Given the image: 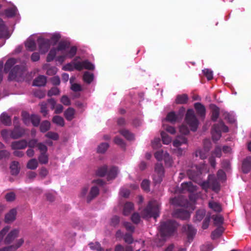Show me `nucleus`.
<instances>
[{
	"label": "nucleus",
	"instance_id": "1",
	"mask_svg": "<svg viewBox=\"0 0 251 251\" xmlns=\"http://www.w3.org/2000/svg\"><path fill=\"white\" fill-rule=\"evenodd\" d=\"M77 48L75 46H70L65 41L59 43L56 48H52L49 51L46 60L51 62L54 59L60 64L63 63L67 59L72 58L76 54Z\"/></svg>",
	"mask_w": 251,
	"mask_h": 251
},
{
	"label": "nucleus",
	"instance_id": "2",
	"mask_svg": "<svg viewBox=\"0 0 251 251\" xmlns=\"http://www.w3.org/2000/svg\"><path fill=\"white\" fill-rule=\"evenodd\" d=\"M17 62L16 59L10 58L6 62L4 66V72L6 73L9 72V79L10 80H16V81H21V77L25 73L24 69H21L18 66H15L12 68L13 66Z\"/></svg>",
	"mask_w": 251,
	"mask_h": 251
},
{
	"label": "nucleus",
	"instance_id": "3",
	"mask_svg": "<svg viewBox=\"0 0 251 251\" xmlns=\"http://www.w3.org/2000/svg\"><path fill=\"white\" fill-rule=\"evenodd\" d=\"M171 202L174 205H178L185 207L187 210L179 209L175 211L173 216L175 217L185 220L190 217V211L194 210L195 207L190 203L185 204V202L181 200V198H174L171 201Z\"/></svg>",
	"mask_w": 251,
	"mask_h": 251
},
{
	"label": "nucleus",
	"instance_id": "4",
	"mask_svg": "<svg viewBox=\"0 0 251 251\" xmlns=\"http://www.w3.org/2000/svg\"><path fill=\"white\" fill-rule=\"evenodd\" d=\"M78 59H79V57H75L72 62L64 65L62 67V70L66 71H72L74 70L78 71L83 69L93 70L95 69L94 65L87 60L79 61Z\"/></svg>",
	"mask_w": 251,
	"mask_h": 251
},
{
	"label": "nucleus",
	"instance_id": "5",
	"mask_svg": "<svg viewBox=\"0 0 251 251\" xmlns=\"http://www.w3.org/2000/svg\"><path fill=\"white\" fill-rule=\"evenodd\" d=\"M160 203L156 201H151L147 207L142 212V215L144 218L153 217L156 219L159 216Z\"/></svg>",
	"mask_w": 251,
	"mask_h": 251
},
{
	"label": "nucleus",
	"instance_id": "6",
	"mask_svg": "<svg viewBox=\"0 0 251 251\" xmlns=\"http://www.w3.org/2000/svg\"><path fill=\"white\" fill-rule=\"evenodd\" d=\"M177 226V224L172 221L166 222H162L159 226L160 233L161 238L164 240L166 236L172 235Z\"/></svg>",
	"mask_w": 251,
	"mask_h": 251
},
{
	"label": "nucleus",
	"instance_id": "7",
	"mask_svg": "<svg viewBox=\"0 0 251 251\" xmlns=\"http://www.w3.org/2000/svg\"><path fill=\"white\" fill-rule=\"evenodd\" d=\"M185 124L188 125L189 128L192 131H195L197 129L199 122L193 109H190L187 110L185 116Z\"/></svg>",
	"mask_w": 251,
	"mask_h": 251
},
{
	"label": "nucleus",
	"instance_id": "8",
	"mask_svg": "<svg viewBox=\"0 0 251 251\" xmlns=\"http://www.w3.org/2000/svg\"><path fill=\"white\" fill-rule=\"evenodd\" d=\"M24 134L25 130L23 128L18 127H15L12 131L4 129L2 130L1 132V136L5 140H7L9 137L13 139L19 138Z\"/></svg>",
	"mask_w": 251,
	"mask_h": 251
},
{
	"label": "nucleus",
	"instance_id": "9",
	"mask_svg": "<svg viewBox=\"0 0 251 251\" xmlns=\"http://www.w3.org/2000/svg\"><path fill=\"white\" fill-rule=\"evenodd\" d=\"M206 167L205 165L203 164L201 167H198V166L193 167L192 169L189 171L188 175L191 179L200 183V182L198 181L197 177H199V176L202 174L206 173Z\"/></svg>",
	"mask_w": 251,
	"mask_h": 251
},
{
	"label": "nucleus",
	"instance_id": "10",
	"mask_svg": "<svg viewBox=\"0 0 251 251\" xmlns=\"http://www.w3.org/2000/svg\"><path fill=\"white\" fill-rule=\"evenodd\" d=\"M228 127L226 126L222 122H219L218 124L214 126L212 131V138L214 140H219L221 136V132H227Z\"/></svg>",
	"mask_w": 251,
	"mask_h": 251
},
{
	"label": "nucleus",
	"instance_id": "11",
	"mask_svg": "<svg viewBox=\"0 0 251 251\" xmlns=\"http://www.w3.org/2000/svg\"><path fill=\"white\" fill-rule=\"evenodd\" d=\"M118 172V170L116 167H112L107 172V167L104 166L98 169L97 174L99 176H102L105 175L107 173V179L110 180L116 176Z\"/></svg>",
	"mask_w": 251,
	"mask_h": 251
},
{
	"label": "nucleus",
	"instance_id": "12",
	"mask_svg": "<svg viewBox=\"0 0 251 251\" xmlns=\"http://www.w3.org/2000/svg\"><path fill=\"white\" fill-rule=\"evenodd\" d=\"M154 156L158 161L164 160L166 166H172L173 160L168 152L159 151L155 152Z\"/></svg>",
	"mask_w": 251,
	"mask_h": 251
},
{
	"label": "nucleus",
	"instance_id": "13",
	"mask_svg": "<svg viewBox=\"0 0 251 251\" xmlns=\"http://www.w3.org/2000/svg\"><path fill=\"white\" fill-rule=\"evenodd\" d=\"M39 45V50L41 53L45 54L46 53L50 48V41L45 38L43 36H40L37 39Z\"/></svg>",
	"mask_w": 251,
	"mask_h": 251
},
{
	"label": "nucleus",
	"instance_id": "14",
	"mask_svg": "<svg viewBox=\"0 0 251 251\" xmlns=\"http://www.w3.org/2000/svg\"><path fill=\"white\" fill-rule=\"evenodd\" d=\"M201 185L205 190H207L208 188H211L215 191H217L219 190V185L217 182V180L214 178V176L212 175L209 176L207 181L203 182Z\"/></svg>",
	"mask_w": 251,
	"mask_h": 251
},
{
	"label": "nucleus",
	"instance_id": "15",
	"mask_svg": "<svg viewBox=\"0 0 251 251\" xmlns=\"http://www.w3.org/2000/svg\"><path fill=\"white\" fill-rule=\"evenodd\" d=\"M164 176V168L162 164H157L155 168L153 180L155 184L160 183Z\"/></svg>",
	"mask_w": 251,
	"mask_h": 251
},
{
	"label": "nucleus",
	"instance_id": "16",
	"mask_svg": "<svg viewBox=\"0 0 251 251\" xmlns=\"http://www.w3.org/2000/svg\"><path fill=\"white\" fill-rule=\"evenodd\" d=\"M23 121L25 124H27L29 120H31L33 125L37 126L39 125L40 119L39 117L36 115L30 116L27 112H23L22 113Z\"/></svg>",
	"mask_w": 251,
	"mask_h": 251
},
{
	"label": "nucleus",
	"instance_id": "17",
	"mask_svg": "<svg viewBox=\"0 0 251 251\" xmlns=\"http://www.w3.org/2000/svg\"><path fill=\"white\" fill-rule=\"evenodd\" d=\"M187 143V139L182 136H178L173 142V146L177 148L176 151L177 155H181L182 154L183 150H181L178 147L183 144H186Z\"/></svg>",
	"mask_w": 251,
	"mask_h": 251
},
{
	"label": "nucleus",
	"instance_id": "18",
	"mask_svg": "<svg viewBox=\"0 0 251 251\" xmlns=\"http://www.w3.org/2000/svg\"><path fill=\"white\" fill-rule=\"evenodd\" d=\"M36 36V34H33L30 36L26 40L25 43V46L26 49L30 51H33L36 49V43L35 37Z\"/></svg>",
	"mask_w": 251,
	"mask_h": 251
},
{
	"label": "nucleus",
	"instance_id": "19",
	"mask_svg": "<svg viewBox=\"0 0 251 251\" xmlns=\"http://www.w3.org/2000/svg\"><path fill=\"white\" fill-rule=\"evenodd\" d=\"M45 38L48 39L50 41V45L55 44L60 39V35L59 33H45L43 35Z\"/></svg>",
	"mask_w": 251,
	"mask_h": 251
},
{
	"label": "nucleus",
	"instance_id": "20",
	"mask_svg": "<svg viewBox=\"0 0 251 251\" xmlns=\"http://www.w3.org/2000/svg\"><path fill=\"white\" fill-rule=\"evenodd\" d=\"M23 243L24 240L23 239L17 240L13 245L6 248H4L1 250H0V251H15L20 247Z\"/></svg>",
	"mask_w": 251,
	"mask_h": 251
},
{
	"label": "nucleus",
	"instance_id": "21",
	"mask_svg": "<svg viewBox=\"0 0 251 251\" xmlns=\"http://www.w3.org/2000/svg\"><path fill=\"white\" fill-rule=\"evenodd\" d=\"M19 231L17 229L11 230L5 237L4 242L5 244H10L16 238L18 235Z\"/></svg>",
	"mask_w": 251,
	"mask_h": 251
},
{
	"label": "nucleus",
	"instance_id": "22",
	"mask_svg": "<svg viewBox=\"0 0 251 251\" xmlns=\"http://www.w3.org/2000/svg\"><path fill=\"white\" fill-rule=\"evenodd\" d=\"M27 146V142L25 140H23L12 142L11 148L13 150H21L25 149Z\"/></svg>",
	"mask_w": 251,
	"mask_h": 251
},
{
	"label": "nucleus",
	"instance_id": "23",
	"mask_svg": "<svg viewBox=\"0 0 251 251\" xmlns=\"http://www.w3.org/2000/svg\"><path fill=\"white\" fill-rule=\"evenodd\" d=\"M181 192L184 193L188 191L190 192H193L196 190V187L193 185L191 182H184L181 184Z\"/></svg>",
	"mask_w": 251,
	"mask_h": 251
},
{
	"label": "nucleus",
	"instance_id": "24",
	"mask_svg": "<svg viewBox=\"0 0 251 251\" xmlns=\"http://www.w3.org/2000/svg\"><path fill=\"white\" fill-rule=\"evenodd\" d=\"M9 36L7 28L5 26L2 20L0 19V37L7 39Z\"/></svg>",
	"mask_w": 251,
	"mask_h": 251
},
{
	"label": "nucleus",
	"instance_id": "25",
	"mask_svg": "<svg viewBox=\"0 0 251 251\" xmlns=\"http://www.w3.org/2000/svg\"><path fill=\"white\" fill-rule=\"evenodd\" d=\"M194 107L197 114L201 117L204 118L205 115V108L203 105L199 102H197L194 105Z\"/></svg>",
	"mask_w": 251,
	"mask_h": 251
},
{
	"label": "nucleus",
	"instance_id": "26",
	"mask_svg": "<svg viewBox=\"0 0 251 251\" xmlns=\"http://www.w3.org/2000/svg\"><path fill=\"white\" fill-rule=\"evenodd\" d=\"M17 211L15 209L10 210L5 216V222L10 223L13 222L16 219Z\"/></svg>",
	"mask_w": 251,
	"mask_h": 251
},
{
	"label": "nucleus",
	"instance_id": "27",
	"mask_svg": "<svg viewBox=\"0 0 251 251\" xmlns=\"http://www.w3.org/2000/svg\"><path fill=\"white\" fill-rule=\"evenodd\" d=\"M251 169V157H247L243 162L242 170L244 173H248Z\"/></svg>",
	"mask_w": 251,
	"mask_h": 251
},
{
	"label": "nucleus",
	"instance_id": "28",
	"mask_svg": "<svg viewBox=\"0 0 251 251\" xmlns=\"http://www.w3.org/2000/svg\"><path fill=\"white\" fill-rule=\"evenodd\" d=\"M43 69L47 71V74L49 75H53L56 74L58 71V69L56 67L50 66L49 64H44Z\"/></svg>",
	"mask_w": 251,
	"mask_h": 251
},
{
	"label": "nucleus",
	"instance_id": "29",
	"mask_svg": "<svg viewBox=\"0 0 251 251\" xmlns=\"http://www.w3.org/2000/svg\"><path fill=\"white\" fill-rule=\"evenodd\" d=\"M222 151L221 149L219 147H217L214 152L213 153L212 156L209 158V161L211 164V165L213 167H215V162L214 160V159L213 158L214 157H220L221 155Z\"/></svg>",
	"mask_w": 251,
	"mask_h": 251
},
{
	"label": "nucleus",
	"instance_id": "30",
	"mask_svg": "<svg viewBox=\"0 0 251 251\" xmlns=\"http://www.w3.org/2000/svg\"><path fill=\"white\" fill-rule=\"evenodd\" d=\"M134 209L133 204L130 202L125 203L123 208V214L125 216L129 215Z\"/></svg>",
	"mask_w": 251,
	"mask_h": 251
},
{
	"label": "nucleus",
	"instance_id": "31",
	"mask_svg": "<svg viewBox=\"0 0 251 251\" xmlns=\"http://www.w3.org/2000/svg\"><path fill=\"white\" fill-rule=\"evenodd\" d=\"M46 82V77L44 75H40L34 80L33 85L36 86H42L45 85Z\"/></svg>",
	"mask_w": 251,
	"mask_h": 251
},
{
	"label": "nucleus",
	"instance_id": "32",
	"mask_svg": "<svg viewBox=\"0 0 251 251\" xmlns=\"http://www.w3.org/2000/svg\"><path fill=\"white\" fill-rule=\"evenodd\" d=\"M75 110L71 107L68 108L64 112V116L68 121H71L75 117Z\"/></svg>",
	"mask_w": 251,
	"mask_h": 251
},
{
	"label": "nucleus",
	"instance_id": "33",
	"mask_svg": "<svg viewBox=\"0 0 251 251\" xmlns=\"http://www.w3.org/2000/svg\"><path fill=\"white\" fill-rule=\"evenodd\" d=\"M0 123L5 126H9L11 123L10 117L3 113L0 116Z\"/></svg>",
	"mask_w": 251,
	"mask_h": 251
},
{
	"label": "nucleus",
	"instance_id": "34",
	"mask_svg": "<svg viewBox=\"0 0 251 251\" xmlns=\"http://www.w3.org/2000/svg\"><path fill=\"white\" fill-rule=\"evenodd\" d=\"M210 107L212 110V119L216 121L219 115V108L214 104H211Z\"/></svg>",
	"mask_w": 251,
	"mask_h": 251
},
{
	"label": "nucleus",
	"instance_id": "35",
	"mask_svg": "<svg viewBox=\"0 0 251 251\" xmlns=\"http://www.w3.org/2000/svg\"><path fill=\"white\" fill-rule=\"evenodd\" d=\"M178 116V115L176 114L175 112H170L168 114L165 120L171 123H174L177 121Z\"/></svg>",
	"mask_w": 251,
	"mask_h": 251
},
{
	"label": "nucleus",
	"instance_id": "36",
	"mask_svg": "<svg viewBox=\"0 0 251 251\" xmlns=\"http://www.w3.org/2000/svg\"><path fill=\"white\" fill-rule=\"evenodd\" d=\"M209 206L211 209L215 212H219L222 210V207L220 204L214 201H211L209 202Z\"/></svg>",
	"mask_w": 251,
	"mask_h": 251
},
{
	"label": "nucleus",
	"instance_id": "37",
	"mask_svg": "<svg viewBox=\"0 0 251 251\" xmlns=\"http://www.w3.org/2000/svg\"><path fill=\"white\" fill-rule=\"evenodd\" d=\"M17 12L16 7L13 6L5 10L4 14L6 17L10 18L14 16Z\"/></svg>",
	"mask_w": 251,
	"mask_h": 251
},
{
	"label": "nucleus",
	"instance_id": "38",
	"mask_svg": "<svg viewBox=\"0 0 251 251\" xmlns=\"http://www.w3.org/2000/svg\"><path fill=\"white\" fill-rule=\"evenodd\" d=\"M208 151V149L206 148L198 150L196 151V156H199L201 159H203L206 158Z\"/></svg>",
	"mask_w": 251,
	"mask_h": 251
},
{
	"label": "nucleus",
	"instance_id": "39",
	"mask_svg": "<svg viewBox=\"0 0 251 251\" xmlns=\"http://www.w3.org/2000/svg\"><path fill=\"white\" fill-rule=\"evenodd\" d=\"M161 136L164 144L168 145L172 142V138L165 131L161 133Z\"/></svg>",
	"mask_w": 251,
	"mask_h": 251
},
{
	"label": "nucleus",
	"instance_id": "40",
	"mask_svg": "<svg viewBox=\"0 0 251 251\" xmlns=\"http://www.w3.org/2000/svg\"><path fill=\"white\" fill-rule=\"evenodd\" d=\"M19 164L18 162L13 161L10 165L11 172L12 175H17L19 172Z\"/></svg>",
	"mask_w": 251,
	"mask_h": 251
},
{
	"label": "nucleus",
	"instance_id": "41",
	"mask_svg": "<svg viewBox=\"0 0 251 251\" xmlns=\"http://www.w3.org/2000/svg\"><path fill=\"white\" fill-rule=\"evenodd\" d=\"M188 97L185 94L179 95L176 97V102L177 104H184L187 102Z\"/></svg>",
	"mask_w": 251,
	"mask_h": 251
},
{
	"label": "nucleus",
	"instance_id": "42",
	"mask_svg": "<svg viewBox=\"0 0 251 251\" xmlns=\"http://www.w3.org/2000/svg\"><path fill=\"white\" fill-rule=\"evenodd\" d=\"M120 133L128 140H132L134 138V135L126 129L120 130Z\"/></svg>",
	"mask_w": 251,
	"mask_h": 251
},
{
	"label": "nucleus",
	"instance_id": "43",
	"mask_svg": "<svg viewBox=\"0 0 251 251\" xmlns=\"http://www.w3.org/2000/svg\"><path fill=\"white\" fill-rule=\"evenodd\" d=\"M38 161L36 159H31L27 163L26 167L30 170H35L38 167Z\"/></svg>",
	"mask_w": 251,
	"mask_h": 251
},
{
	"label": "nucleus",
	"instance_id": "44",
	"mask_svg": "<svg viewBox=\"0 0 251 251\" xmlns=\"http://www.w3.org/2000/svg\"><path fill=\"white\" fill-rule=\"evenodd\" d=\"M52 122L53 123L61 126H64V120L63 118L59 116H55L53 117Z\"/></svg>",
	"mask_w": 251,
	"mask_h": 251
},
{
	"label": "nucleus",
	"instance_id": "45",
	"mask_svg": "<svg viewBox=\"0 0 251 251\" xmlns=\"http://www.w3.org/2000/svg\"><path fill=\"white\" fill-rule=\"evenodd\" d=\"M50 127V124L48 121L43 122L40 125V130L42 132H45L48 131Z\"/></svg>",
	"mask_w": 251,
	"mask_h": 251
},
{
	"label": "nucleus",
	"instance_id": "46",
	"mask_svg": "<svg viewBox=\"0 0 251 251\" xmlns=\"http://www.w3.org/2000/svg\"><path fill=\"white\" fill-rule=\"evenodd\" d=\"M99 190L97 187H93L88 196V201H91L99 194Z\"/></svg>",
	"mask_w": 251,
	"mask_h": 251
},
{
	"label": "nucleus",
	"instance_id": "47",
	"mask_svg": "<svg viewBox=\"0 0 251 251\" xmlns=\"http://www.w3.org/2000/svg\"><path fill=\"white\" fill-rule=\"evenodd\" d=\"M94 79V75L88 72H85L83 75L84 81L87 83H90Z\"/></svg>",
	"mask_w": 251,
	"mask_h": 251
},
{
	"label": "nucleus",
	"instance_id": "48",
	"mask_svg": "<svg viewBox=\"0 0 251 251\" xmlns=\"http://www.w3.org/2000/svg\"><path fill=\"white\" fill-rule=\"evenodd\" d=\"M133 249L131 246H127L124 247L121 245H118L116 246L115 251H133Z\"/></svg>",
	"mask_w": 251,
	"mask_h": 251
},
{
	"label": "nucleus",
	"instance_id": "49",
	"mask_svg": "<svg viewBox=\"0 0 251 251\" xmlns=\"http://www.w3.org/2000/svg\"><path fill=\"white\" fill-rule=\"evenodd\" d=\"M205 214V211L204 209H201L198 210L197 212L196 216H195V221H200L203 218Z\"/></svg>",
	"mask_w": 251,
	"mask_h": 251
},
{
	"label": "nucleus",
	"instance_id": "50",
	"mask_svg": "<svg viewBox=\"0 0 251 251\" xmlns=\"http://www.w3.org/2000/svg\"><path fill=\"white\" fill-rule=\"evenodd\" d=\"M39 162L42 164H46L48 162V156L46 153L42 152L38 157Z\"/></svg>",
	"mask_w": 251,
	"mask_h": 251
},
{
	"label": "nucleus",
	"instance_id": "51",
	"mask_svg": "<svg viewBox=\"0 0 251 251\" xmlns=\"http://www.w3.org/2000/svg\"><path fill=\"white\" fill-rule=\"evenodd\" d=\"M109 145L107 143H101L97 149V151L99 153H104L108 149Z\"/></svg>",
	"mask_w": 251,
	"mask_h": 251
},
{
	"label": "nucleus",
	"instance_id": "52",
	"mask_svg": "<svg viewBox=\"0 0 251 251\" xmlns=\"http://www.w3.org/2000/svg\"><path fill=\"white\" fill-rule=\"evenodd\" d=\"M70 82L72 84L71 88L73 91L77 92L80 91L81 90V87L80 85L76 83H73L72 78L70 79Z\"/></svg>",
	"mask_w": 251,
	"mask_h": 251
},
{
	"label": "nucleus",
	"instance_id": "53",
	"mask_svg": "<svg viewBox=\"0 0 251 251\" xmlns=\"http://www.w3.org/2000/svg\"><path fill=\"white\" fill-rule=\"evenodd\" d=\"M223 232V230L220 228H218L216 229L215 230H214L211 234V237L213 239H216L220 237V236L222 234Z\"/></svg>",
	"mask_w": 251,
	"mask_h": 251
},
{
	"label": "nucleus",
	"instance_id": "54",
	"mask_svg": "<svg viewBox=\"0 0 251 251\" xmlns=\"http://www.w3.org/2000/svg\"><path fill=\"white\" fill-rule=\"evenodd\" d=\"M203 74L207 77L208 80H211L213 78V72L209 69H204L202 70Z\"/></svg>",
	"mask_w": 251,
	"mask_h": 251
},
{
	"label": "nucleus",
	"instance_id": "55",
	"mask_svg": "<svg viewBox=\"0 0 251 251\" xmlns=\"http://www.w3.org/2000/svg\"><path fill=\"white\" fill-rule=\"evenodd\" d=\"M89 246L92 250H96L97 251H102L100 245L98 242H96L95 243H91L89 244Z\"/></svg>",
	"mask_w": 251,
	"mask_h": 251
},
{
	"label": "nucleus",
	"instance_id": "56",
	"mask_svg": "<svg viewBox=\"0 0 251 251\" xmlns=\"http://www.w3.org/2000/svg\"><path fill=\"white\" fill-rule=\"evenodd\" d=\"M179 129L180 133L183 135H186L189 132V129L186 126L185 124L180 126Z\"/></svg>",
	"mask_w": 251,
	"mask_h": 251
},
{
	"label": "nucleus",
	"instance_id": "57",
	"mask_svg": "<svg viewBox=\"0 0 251 251\" xmlns=\"http://www.w3.org/2000/svg\"><path fill=\"white\" fill-rule=\"evenodd\" d=\"M152 148L153 149H157L161 147L160 139L158 138H155L151 143Z\"/></svg>",
	"mask_w": 251,
	"mask_h": 251
},
{
	"label": "nucleus",
	"instance_id": "58",
	"mask_svg": "<svg viewBox=\"0 0 251 251\" xmlns=\"http://www.w3.org/2000/svg\"><path fill=\"white\" fill-rule=\"evenodd\" d=\"M46 137L54 140H56L58 138V135L55 132H49L46 134Z\"/></svg>",
	"mask_w": 251,
	"mask_h": 251
},
{
	"label": "nucleus",
	"instance_id": "59",
	"mask_svg": "<svg viewBox=\"0 0 251 251\" xmlns=\"http://www.w3.org/2000/svg\"><path fill=\"white\" fill-rule=\"evenodd\" d=\"M163 127L164 129L170 134H175L176 133V130L173 126L164 125Z\"/></svg>",
	"mask_w": 251,
	"mask_h": 251
},
{
	"label": "nucleus",
	"instance_id": "60",
	"mask_svg": "<svg viewBox=\"0 0 251 251\" xmlns=\"http://www.w3.org/2000/svg\"><path fill=\"white\" fill-rule=\"evenodd\" d=\"M60 93L59 90L56 88L54 87L51 89L49 92H48V96H52L53 95H59Z\"/></svg>",
	"mask_w": 251,
	"mask_h": 251
},
{
	"label": "nucleus",
	"instance_id": "61",
	"mask_svg": "<svg viewBox=\"0 0 251 251\" xmlns=\"http://www.w3.org/2000/svg\"><path fill=\"white\" fill-rule=\"evenodd\" d=\"M214 222L216 225H220L223 222V218L220 215L216 216L214 218Z\"/></svg>",
	"mask_w": 251,
	"mask_h": 251
},
{
	"label": "nucleus",
	"instance_id": "62",
	"mask_svg": "<svg viewBox=\"0 0 251 251\" xmlns=\"http://www.w3.org/2000/svg\"><path fill=\"white\" fill-rule=\"evenodd\" d=\"M131 220L135 224L139 223L140 220L139 215L137 213H134L131 216Z\"/></svg>",
	"mask_w": 251,
	"mask_h": 251
},
{
	"label": "nucleus",
	"instance_id": "63",
	"mask_svg": "<svg viewBox=\"0 0 251 251\" xmlns=\"http://www.w3.org/2000/svg\"><path fill=\"white\" fill-rule=\"evenodd\" d=\"M150 183L148 180H144L141 183V187L145 191L149 190Z\"/></svg>",
	"mask_w": 251,
	"mask_h": 251
},
{
	"label": "nucleus",
	"instance_id": "64",
	"mask_svg": "<svg viewBox=\"0 0 251 251\" xmlns=\"http://www.w3.org/2000/svg\"><path fill=\"white\" fill-rule=\"evenodd\" d=\"M5 199L8 201H12L15 200V195L13 192L9 193L6 195Z\"/></svg>",
	"mask_w": 251,
	"mask_h": 251
}]
</instances>
